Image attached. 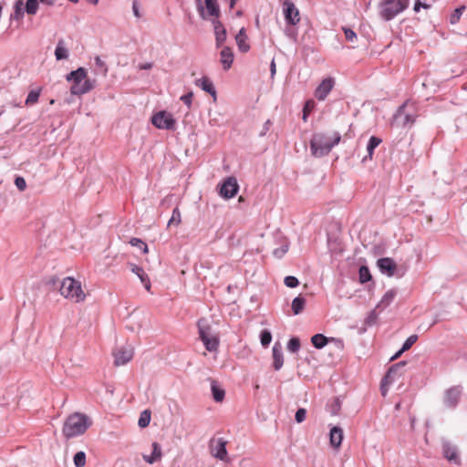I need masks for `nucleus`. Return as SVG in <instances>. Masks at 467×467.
I'll list each match as a JSON object with an SVG mask.
<instances>
[{"label":"nucleus","instance_id":"nucleus-4","mask_svg":"<svg viewBox=\"0 0 467 467\" xmlns=\"http://www.w3.org/2000/svg\"><path fill=\"white\" fill-rule=\"evenodd\" d=\"M410 0H383L379 4V16L389 21L408 8Z\"/></svg>","mask_w":467,"mask_h":467},{"label":"nucleus","instance_id":"nucleus-41","mask_svg":"<svg viewBox=\"0 0 467 467\" xmlns=\"http://www.w3.org/2000/svg\"><path fill=\"white\" fill-rule=\"evenodd\" d=\"M74 464L76 467H84L86 464V453L78 451L74 456Z\"/></svg>","mask_w":467,"mask_h":467},{"label":"nucleus","instance_id":"nucleus-26","mask_svg":"<svg viewBox=\"0 0 467 467\" xmlns=\"http://www.w3.org/2000/svg\"><path fill=\"white\" fill-rule=\"evenodd\" d=\"M69 56V52L67 47H66V43L63 39H59L57 41L56 49H55V57L57 60L67 59Z\"/></svg>","mask_w":467,"mask_h":467},{"label":"nucleus","instance_id":"nucleus-28","mask_svg":"<svg viewBox=\"0 0 467 467\" xmlns=\"http://www.w3.org/2000/svg\"><path fill=\"white\" fill-rule=\"evenodd\" d=\"M211 390L213 400L217 402H221L224 399V390L218 385L215 380L211 381Z\"/></svg>","mask_w":467,"mask_h":467},{"label":"nucleus","instance_id":"nucleus-30","mask_svg":"<svg viewBox=\"0 0 467 467\" xmlns=\"http://www.w3.org/2000/svg\"><path fill=\"white\" fill-rule=\"evenodd\" d=\"M305 305H306V299L302 296H296V298L293 299L292 301V310L294 312L295 315H298L300 314L304 307H305Z\"/></svg>","mask_w":467,"mask_h":467},{"label":"nucleus","instance_id":"nucleus-23","mask_svg":"<svg viewBox=\"0 0 467 467\" xmlns=\"http://www.w3.org/2000/svg\"><path fill=\"white\" fill-rule=\"evenodd\" d=\"M273 365L275 370H279L284 364L282 347L280 343H275L273 347Z\"/></svg>","mask_w":467,"mask_h":467},{"label":"nucleus","instance_id":"nucleus-1","mask_svg":"<svg viewBox=\"0 0 467 467\" xmlns=\"http://www.w3.org/2000/svg\"><path fill=\"white\" fill-rule=\"evenodd\" d=\"M90 418L80 412H75L69 415L63 425L62 433L67 439H71L84 434L91 426Z\"/></svg>","mask_w":467,"mask_h":467},{"label":"nucleus","instance_id":"nucleus-22","mask_svg":"<svg viewBox=\"0 0 467 467\" xmlns=\"http://www.w3.org/2000/svg\"><path fill=\"white\" fill-rule=\"evenodd\" d=\"M93 88V85L90 80H85L82 82L73 83L70 91L73 95H82L88 93Z\"/></svg>","mask_w":467,"mask_h":467},{"label":"nucleus","instance_id":"nucleus-9","mask_svg":"<svg viewBox=\"0 0 467 467\" xmlns=\"http://www.w3.org/2000/svg\"><path fill=\"white\" fill-rule=\"evenodd\" d=\"M283 14L285 23L290 26H295L300 22V13L298 8L290 0H285L282 4Z\"/></svg>","mask_w":467,"mask_h":467},{"label":"nucleus","instance_id":"nucleus-12","mask_svg":"<svg viewBox=\"0 0 467 467\" xmlns=\"http://www.w3.org/2000/svg\"><path fill=\"white\" fill-rule=\"evenodd\" d=\"M335 86V78L332 77H327L324 78L320 84L317 87L315 90V97L323 101L327 99L330 91L333 89Z\"/></svg>","mask_w":467,"mask_h":467},{"label":"nucleus","instance_id":"nucleus-44","mask_svg":"<svg viewBox=\"0 0 467 467\" xmlns=\"http://www.w3.org/2000/svg\"><path fill=\"white\" fill-rule=\"evenodd\" d=\"M300 348V341L297 337H292L287 343V349L292 353H296Z\"/></svg>","mask_w":467,"mask_h":467},{"label":"nucleus","instance_id":"nucleus-56","mask_svg":"<svg viewBox=\"0 0 467 467\" xmlns=\"http://www.w3.org/2000/svg\"><path fill=\"white\" fill-rule=\"evenodd\" d=\"M285 34L286 36H288L289 38H291L293 40H296L297 37V31L296 29H294L293 27H287L285 30Z\"/></svg>","mask_w":467,"mask_h":467},{"label":"nucleus","instance_id":"nucleus-6","mask_svg":"<svg viewBox=\"0 0 467 467\" xmlns=\"http://www.w3.org/2000/svg\"><path fill=\"white\" fill-rule=\"evenodd\" d=\"M462 393L463 387L462 385L451 386L445 389L442 397L444 407L450 410L456 409L460 403Z\"/></svg>","mask_w":467,"mask_h":467},{"label":"nucleus","instance_id":"nucleus-33","mask_svg":"<svg viewBox=\"0 0 467 467\" xmlns=\"http://www.w3.org/2000/svg\"><path fill=\"white\" fill-rule=\"evenodd\" d=\"M182 223V214L178 207L174 208L171 219L168 221L167 226H178Z\"/></svg>","mask_w":467,"mask_h":467},{"label":"nucleus","instance_id":"nucleus-25","mask_svg":"<svg viewBox=\"0 0 467 467\" xmlns=\"http://www.w3.org/2000/svg\"><path fill=\"white\" fill-rule=\"evenodd\" d=\"M66 78L67 81H73V83L88 80L87 71L83 67H78L77 70L71 71Z\"/></svg>","mask_w":467,"mask_h":467},{"label":"nucleus","instance_id":"nucleus-16","mask_svg":"<svg viewBox=\"0 0 467 467\" xmlns=\"http://www.w3.org/2000/svg\"><path fill=\"white\" fill-rule=\"evenodd\" d=\"M205 2V10L203 8L201 9V16L203 19H207L208 16H213V19H217L220 15V9L217 5L216 0H204Z\"/></svg>","mask_w":467,"mask_h":467},{"label":"nucleus","instance_id":"nucleus-3","mask_svg":"<svg viewBox=\"0 0 467 467\" xmlns=\"http://www.w3.org/2000/svg\"><path fill=\"white\" fill-rule=\"evenodd\" d=\"M59 291L62 296L74 303L82 302L86 297L80 282L72 277L63 279Z\"/></svg>","mask_w":467,"mask_h":467},{"label":"nucleus","instance_id":"nucleus-32","mask_svg":"<svg viewBox=\"0 0 467 467\" xmlns=\"http://www.w3.org/2000/svg\"><path fill=\"white\" fill-rule=\"evenodd\" d=\"M380 142L381 140L379 138L375 136L370 137L367 145L368 157L369 159H372L374 150L380 144Z\"/></svg>","mask_w":467,"mask_h":467},{"label":"nucleus","instance_id":"nucleus-13","mask_svg":"<svg viewBox=\"0 0 467 467\" xmlns=\"http://www.w3.org/2000/svg\"><path fill=\"white\" fill-rule=\"evenodd\" d=\"M442 453L443 456L450 462L456 465L461 464V458L458 449L455 445L447 441H442Z\"/></svg>","mask_w":467,"mask_h":467},{"label":"nucleus","instance_id":"nucleus-27","mask_svg":"<svg viewBox=\"0 0 467 467\" xmlns=\"http://www.w3.org/2000/svg\"><path fill=\"white\" fill-rule=\"evenodd\" d=\"M247 36L245 29L242 27L235 36L236 44L238 48L242 52H247L250 49V46L246 43Z\"/></svg>","mask_w":467,"mask_h":467},{"label":"nucleus","instance_id":"nucleus-62","mask_svg":"<svg viewBox=\"0 0 467 467\" xmlns=\"http://www.w3.org/2000/svg\"><path fill=\"white\" fill-rule=\"evenodd\" d=\"M223 1L227 3L229 5L230 8H233L237 2V0H223Z\"/></svg>","mask_w":467,"mask_h":467},{"label":"nucleus","instance_id":"nucleus-10","mask_svg":"<svg viewBox=\"0 0 467 467\" xmlns=\"http://www.w3.org/2000/svg\"><path fill=\"white\" fill-rule=\"evenodd\" d=\"M134 350L130 345L118 348L114 353V364L116 366H123L130 361L133 358Z\"/></svg>","mask_w":467,"mask_h":467},{"label":"nucleus","instance_id":"nucleus-43","mask_svg":"<svg viewBox=\"0 0 467 467\" xmlns=\"http://www.w3.org/2000/svg\"><path fill=\"white\" fill-rule=\"evenodd\" d=\"M272 340L271 332L267 329H265L260 334V341L263 347H268Z\"/></svg>","mask_w":467,"mask_h":467},{"label":"nucleus","instance_id":"nucleus-14","mask_svg":"<svg viewBox=\"0 0 467 467\" xmlns=\"http://www.w3.org/2000/svg\"><path fill=\"white\" fill-rule=\"evenodd\" d=\"M239 186L234 177H229L221 186L220 194L224 199L233 198L238 192Z\"/></svg>","mask_w":467,"mask_h":467},{"label":"nucleus","instance_id":"nucleus-60","mask_svg":"<svg viewBox=\"0 0 467 467\" xmlns=\"http://www.w3.org/2000/svg\"><path fill=\"white\" fill-rule=\"evenodd\" d=\"M270 72H271V78H274V77L276 73V66H275V59H272V61L270 63Z\"/></svg>","mask_w":467,"mask_h":467},{"label":"nucleus","instance_id":"nucleus-19","mask_svg":"<svg viewBox=\"0 0 467 467\" xmlns=\"http://www.w3.org/2000/svg\"><path fill=\"white\" fill-rule=\"evenodd\" d=\"M343 430L337 426H334L330 429L329 431V441L330 445L335 448L338 449L341 446L342 441H343Z\"/></svg>","mask_w":467,"mask_h":467},{"label":"nucleus","instance_id":"nucleus-29","mask_svg":"<svg viewBox=\"0 0 467 467\" xmlns=\"http://www.w3.org/2000/svg\"><path fill=\"white\" fill-rule=\"evenodd\" d=\"M396 291L393 290V289H390L389 291H387L384 296H382L381 300L379 301V303L378 304V307H386L388 306H389L392 301L394 300L395 296H396Z\"/></svg>","mask_w":467,"mask_h":467},{"label":"nucleus","instance_id":"nucleus-40","mask_svg":"<svg viewBox=\"0 0 467 467\" xmlns=\"http://www.w3.org/2000/svg\"><path fill=\"white\" fill-rule=\"evenodd\" d=\"M39 96H40V89L31 90L27 95V98L26 99V104L33 105V104L36 103L39 99Z\"/></svg>","mask_w":467,"mask_h":467},{"label":"nucleus","instance_id":"nucleus-48","mask_svg":"<svg viewBox=\"0 0 467 467\" xmlns=\"http://www.w3.org/2000/svg\"><path fill=\"white\" fill-rule=\"evenodd\" d=\"M464 10V6H462V7H459V8H456L454 10V12L452 13V15L451 16V18H450V21L451 24H456L459 22L462 15V12Z\"/></svg>","mask_w":467,"mask_h":467},{"label":"nucleus","instance_id":"nucleus-49","mask_svg":"<svg viewBox=\"0 0 467 467\" xmlns=\"http://www.w3.org/2000/svg\"><path fill=\"white\" fill-rule=\"evenodd\" d=\"M284 283L287 287L291 288L296 287L299 284L298 279L292 275L286 276L284 280Z\"/></svg>","mask_w":467,"mask_h":467},{"label":"nucleus","instance_id":"nucleus-31","mask_svg":"<svg viewBox=\"0 0 467 467\" xmlns=\"http://www.w3.org/2000/svg\"><path fill=\"white\" fill-rule=\"evenodd\" d=\"M24 2L23 0H16L14 5V13L12 15V18L16 20H20L23 18L25 10L23 9Z\"/></svg>","mask_w":467,"mask_h":467},{"label":"nucleus","instance_id":"nucleus-46","mask_svg":"<svg viewBox=\"0 0 467 467\" xmlns=\"http://www.w3.org/2000/svg\"><path fill=\"white\" fill-rule=\"evenodd\" d=\"M288 247L289 245L287 243L283 244L280 247L273 251L274 256L278 259L282 258L287 253Z\"/></svg>","mask_w":467,"mask_h":467},{"label":"nucleus","instance_id":"nucleus-7","mask_svg":"<svg viewBox=\"0 0 467 467\" xmlns=\"http://www.w3.org/2000/svg\"><path fill=\"white\" fill-rule=\"evenodd\" d=\"M227 441L223 438H213L210 441V451L211 454L224 462H230L231 459L228 456L226 450Z\"/></svg>","mask_w":467,"mask_h":467},{"label":"nucleus","instance_id":"nucleus-51","mask_svg":"<svg viewBox=\"0 0 467 467\" xmlns=\"http://www.w3.org/2000/svg\"><path fill=\"white\" fill-rule=\"evenodd\" d=\"M346 39L350 42H354L357 39L356 33L350 28H343Z\"/></svg>","mask_w":467,"mask_h":467},{"label":"nucleus","instance_id":"nucleus-52","mask_svg":"<svg viewBox=\"0 0 467 467\" xmlns=\"http://www.w3.org/2000/svg\"><path fill=\"white\" fill-rule=\"evenodd\" d=\"M15 184L16 188L21 192L26 188V182L23 177H16L15 180Z\"/></svg>","mask_w":467,"mask_h":467},{"label":"nucleus","instance_id":"nucleus-53","mask_svg":"<svg viewBox=\"0 0 467 467\" xmlns=\"http://www.w3.org/2000/svg\"><path fill=\"white\" fill-rule=\"evenodd\" d=\"M193 94L192 92H188L187 94H184L181 97V100L188 107L190 108L192 106Z\"/></svg>","mask_w":467,"mask_h":467},{"label":"nucleus","instance_id":"nucleus-64","mask_svg":"<svg viewBox=\"0 0 467 467\" xmlns=\"http://www.w3.org/2000/svg\"><path fill=\"white\" fill-rule=\"evenodd\" d=\"M404 351H401V348L390 358L391 360H394L398 358Z\"/></svg>","mask_w":467,"mask_h":467},{"label":"nucleus","instance_id":"nucleus-63","mask_svg":"<svg viewBox=\"0 0 467 467\" xmlns=\"http://www.w3.org/2000/svg\"><path fill=\"white\" fill-rule=\"evenodd\" d=\"M41 3L46 4L47 5H53L54 0H39Z\"/></svg>","mask_w":467,"mask_h":467},{"label":"nucleus","instance_id":"nucleus-57","mask_svg":"<svg viewBox=\"0 0 467 467\" xmlns=\"http://www.w3.org/2000/svg\"><path fill=\"white\" fill-rule=\"evenodd\" d=\"M376 319H377V316H376L375 312L373 311L367 317L366 324L368 325V326H371V325H373L375 323Z\"/></svg>","mask_w":467,"mask_h":467},{"label":"nucleus","instance_id":"nucleus-42","mask_svg":"<svg viewBox=\"0 0 467 467\" xmlns=\"http://www.w3.org/2000/svg\"><path fill=\"white\" fill-rule=\"evenodd\" d=\"M316 103L313 99H309L305 103L303 109V120H307L308 114L314 109Z\"/></svg>","mask_w":467,"mask_h":467},{"label":"nucleus","instance_id":"nucleus-17","mask_svg":"<svg viewBox=\"0 0 467 467\" xmlns=\"http://www.w3.org/2000/svg\"><path fill=\"white\" fill-rule=\"evenodd\" d=\"M215 34L216 46L221 47L226 40V30L218 19L212 20Z\"/></svg>","mask_w":467,"mask_h":467},{"label":"nucleus","instance_id":"nucleus-50","mask_svg":"<svg viewBox=\"0 0 467 467\" xmlns=\"http://www.w3.org/2000/svg\"><path fill=\"white\" fill-rule=\"evenodd\" d=\"M306 410L303 408L298 409L295 415V420L297 423H301L306 420Z\"/></svg>","mask_w":467,"mask_h":467},{"label":"nucleus","instance_id":"nucleus-38","mask_svg":"<svg viewBox=\"0 0 467 467\" xmlns=\"http://www.w3.org/2000/svg\"><path fill=\"white\" fill-rule=\"evenodd\" d=\"M209 122L212 126H222L223 125V115L221 112L210 114Z\"/></svg>","mask_w":467,"mask_h":467},{"label":"nucleus","instance_id":"nucleus-21","mask_svg":"<svg viewBox=\"0 0 467 467\" xmlns=\"http://www.w3.org/2000/svg\"><path fill=\"white\" fill-rule=\"evenodd\" d=\"M195 84L196 86L200 87L203 91L209 93L213 97V101L217 99L215 88L208 78L203 77L202 78H199L195 81Z\"/></svg>","mask_w":467,"mask_h":467},{"label":"nucleus","instance_id":"nucleus-20","mask_svg":"<svg viewBox=\"0 0 467 467\" xmlns=\"http://www.w3.org/2000/svg\"><path fill=\"white\" fill-rule=\"evenodd\" d=\"M220 62L224 70H228L232 67L234 62V53L230 47H223L220 52Z\"/></svg>","mask_w":467,"mask_h":467},{"label":"nucleus","instance_id":"nucleus-15","mask_svg":"<svg viewBox=\"0 0 467 467\" xmlns=\"http://www.w3.org/2000/svg\"><path fill=\"white\" fill-rule=\"evenodd\" d=\"M377 266L380 273L389 277L394 276L397 269V264L392 258L384 257L377 261Z\"/></svg>","mask_w":467,"mask_h":467},{"label":"nucleus","instance_id":"nucleus-59","mask_svg":"<svg viewBox=\"0 0 467 467\" xmlns=\"http://www.w3.org/2000/svg\"><path fill=\"white\" fill-rule=\"evenodd\" d=\"M420 7H422V8H429V5H427V4H422V3H420V2L418 0V1L415 3V5H414V8H413V9H414V11H415V12H419V11H420Z\"/></svg>","mask_w":467,"mask_h":467},{"label":"nucleus","instance_id":"nucleus-18","mask_svg":"<svg viewBox=\"0 0 467 467\" xmlns=\"http://www.w3.org/2000/svg\"><path fill=\"white\" fill-rule=\"evenodd\" d=\"M162 451L159 443L153 442L151 444V453L150 454H142L143 460L150 463L153 464L161 460Z\"/></svg>","mask_w":467,"mask_h":467},{"label":"nucleus","instance_id":"nucleus-34","mask_svg":"<svg viewBox=\"0 0 467 467\" xmlns=\"http://www.w3.org/2000/svg\"><path fill=\"white\" fill-rule=\"evenodd\" d=\"M311 342L315 348L320 349L327 343V338L322 334H316L311 337Z\"/></svg>","mask_w":467,"mask_h":467},{"label":"nucleus","instance_id":"nucleus-5","mask_svg":"<svg viewBox=\"0 0 467 467\" xmlns=\"http://www.w3.org/2000/svg\"><path fill=\"white\" fill-rule=\"evenodd\" d=\"M199 336L208 351H215L219 345L218 337L212 331L205 319L198 321Z\"/></svg>","mask_w":467,"mask_h":467},{"label":"nucleus","instance_id":"nucleus-35","mask_svg":"<svg viewBox=\"0 0 467 467\" xmlns=\"http://www.w3.org/2000/svg\"><path fill=\"white\" fill-rule=\"evenodd\" d=\"M392 373H393V368H390L381 381L380 389H381V393L383 396H386V394L388 392V386L393 381V379H391Z\"/></svg>","mask_w":467,"mask_h":467},{"label":"nucleus","instance_id":"nucleus-55","mask_svg":"<svg viewBox=\"0 0 467 467\" xmlns=\"http://www.w3.org/2000/svg\"><path fill=\"white\" fill-rule=\"evenodd\" d=\"M132 12H133L134 16L138 19H140L142 16L140 10V5L137 0H134L132 3Z\"/></svg>","mask_w":467,"mask_h":467},{"label":"nucleus","instance_id":"nucleus-8","mask_svg":"<svg viewBox=\"0 0 467 467\" xmlns=\"http://www.w3.org/2000/svg\"><path fill=\"white\" fill-rule=\"evenodd\" d=\"M152 124L161 130H175L176 121L172 115L166 111H159L152 116Z\"/></svg>","mask_w":467,"mask_h":467},{"label":"nucleus","instance_id":"nucleus-47","mask_svg":"<svg viewBox=\"0 0 467 467\" xmlns=\"http://www.w3.org/2000/svg\"><path fill=\"white\" fill-rule=\"evenodd\" d=\"M418 336L417 335H411L410 336L406 341L403 343V346L401 348V351H406L411 348V346L417 341Z\"/></svg>","mask_w":467,"mask_h":467},{"label":"nucleus","instance_id":"nucleus-54","mask_svg":"<svg viewBox=\"0 0 467 467\" xmlns=\"http://www.w3.org/2000/svg\"><path fill=\"white\" fill-rule=\"evenodd\" d=\"M94 60H95L96 66L102 70L104 75H106L108 68L106 67L105 62L101 59V57H96Z\"/></svg>","mask_w":467,"mask_h":467},{"label":"nucleus","instance_id":"nucleus-36","mask_svg":"<svg viewBox=\"0 0 467 467\" xmlns=\"http://www.w3.org/2000/svg\"><path fill=\"white\" fill-rule=\"evenodd\" d=\"M150 422V411L148 410H143L139 418L138 425L140 428H146Z\"/></svg>","mask_w":467,"mask_h":467},{"label":"nucleus","instance_id":"nucleus-37","mask_svg":"<svg viewBox=\"0 0 467 467\" xmlns=\"http://www.w3.org/2000/svg\"><path fill=\"white\" fill-rule=\"evenodd\" d=\"M39 0H27L25 5V11L28 15H36L38 10Z\"/></svg>","mask_w":467,"mask_h":467},{"label":"nucleus","instance_id":"nucleus-61","mask_svg":"<svg viewBox=\"0 0 467 467\" xmlns=\"http://www.w3.org/2000/svg\"><path fill=\"white\" fill-rule=\"evenodd\" d=\"M152 64L151 63H144L139 66L140 69H150L151 68Z\"/></svg>","mask_w":467,"mask_h":467},{"label":"nucleus","instance_id":"nucleus-39","mask_svg":"<svg viewBox=\"0 0 467 467\" xmlns=\"http://www.w3.org/2000/svg\"><path fill=\"white\" fill-rule=\"evenodd\" d=\"M358 275H359V281L362 284L367 283L368 281H369L371 279V275H370L369 269L365 265H362L359 268Z\"/></svg>","mask_w":467,"mask_h":467},{"label":"nucleus","instance_id":"nucleus-45","mask_svg":"<svg viewBox=\"0 0 467 467\" xmlns=\"http://www.w3.org/2000/svg\"><path fill=\"white\" fill-rule=\"evenodd\" d=\"M130 244L132 246L140 249L144 254L148 253V245L142 240L139 238H132L130 241Z\"/></svg>","mask_w":467,"mask_h":467},{"label":"nucleus","instance_id":"nucleus-2","mask_svg":"<svg viewBox=\"0 0 467 467\" xmlns=\"http://www.w3.org/2000/svg\"><path fill=\"white\" fill-rule=\"evenodd\" d=\"M340 140V136L331 138L325 134H315L310 142L312 154L316 157L327 155Z\"/></svg>","mask_w":467,"mask_h":467},{"label":"nucleus","instance_id":"nucleus-24","mask_svg":"<svg viewBox=\"0 0 467 467\" xmlns=\"http://www.w3.org/2000/svg\"><path fill=\"white\" fill-rule=\"evenodd\" d=\"M130 270L132 273H134L140 278V280L143 284L144 287L148 291H150V279H149L147 274L144 272V270L136 265H131Z\"/></svg>","mask_w":467,"mask_h":467},{"label":"nucleus","instance_id":"nucleus-11","mask_svg":"<svg viewBox=\"0 0 467 467\" xmlns=\"http://www.w3.org/2000/svg\"><path fill=\"white\" fill-rule=\"evenodd\" d=\"M407 105V103H404L402 106L399 108L397 113L393 117L392 125L406 127L410 126L414 123V116L405 111Z\"/></svg>","mask_w":467,"mask_h":467},{"label":"nucleus","instance_id":"nucleus-58","mask_svg":"<svg viewBox=\"0 0 467 467\" xmlns=\"http://www.w3.org/2000/svg\"><path fill=\"white\" fill-rule=\"evenodd\" d=\"M272 125V122L268 119L265 122L263 129L260 132V136H265L266 132L269 130L270 127Z\"/></svg>","mask_w":467,"mask_h":467}]
</instances>
